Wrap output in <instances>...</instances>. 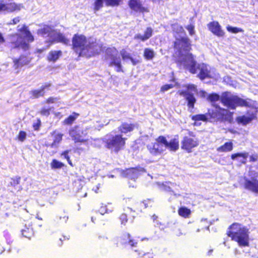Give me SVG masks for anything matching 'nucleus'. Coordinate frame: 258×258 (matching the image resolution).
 <instances>
[{
    "label": "nucleus",
    "instance_id": "1",
    "mask_svg": "<svg viewBox=\"0 0 258 258\" xmlns=\"http://www.w3.org/2000/svg\"><path fill=\"white\" fill-rule=\"evenodd\" d=\"M72 49L79 57H90L98 55L102 47L96 40L90 41L83 34H75L72 38Z\"/></svg>",
    "mask_w": 258,
    "mask_h": 258
},
{
    "label": "nucleus",
    "instance_id": "2",
    "mask_svg": "<svg viewBox=\"0 0 258 258\" xmlns=\"http://www.w3.org/2000/svg\"><path fill=\"white\" fill-rule=\"evenodd\" d=\"M174 48L176 50L175 55L177 57V61L184 69L190 73H195V60L191 53L189 39L186 36H179L174 42Z\"/></svg>",
    "mask_w": 258,
    "mask_h": 258
},
{
    "label": "nucleus",
    "instance_id": "3",
    "mask_svg": "<svg viewBox=\"0 0 258 258\" xmlns=\"http://www.w3.org/2000/svg\"><path fill=\"white\" fill-rule=\"evenodd\" d=\"M229 229L227 232L228 236L237 242L239 246L249 245V230L246 227L235 223L231 225Z\"/></svg>",
    "mask_w": 258,
    "mask_h": 258
},
{
    "label": "nucleus",
    "instance_id": "4",
    "mask_svg": "<svg viewBox=\"0 0 258 258\" xmlns=\"http://www.w3.org/2000/svg\"><path fill=\"white\" fill-rule=\"evenodd\" d=\"M220 99L224 106L232 109H235L237 106H249L248 102L232 94L230 92H226L223 93Z\"/></svg>",
    "mask_w": 258,
    "mask_h": 258
},
{
    "label": "nucleus",
    "instance_id": "5",
    "mask_svg": "<svg viewBox=\"0 0 258 258\" xmlns=\"http://www.w3.org/2000/svg\"><path fill=\"white\" fill-rule=\"evenodd\" d=\"M210 115L211 118H214L218 120H228L230 117L229 111L227 109H222L221 108H216L212 113H209L207 115L205 114H197L192 116V119L195 121H206L208 119V116Z\"/></svg>",
    "mask_w": 258,
    "mask_h": 258
},
{
    "label": "nucleus",
    "instance_id": "6",
    "mask_svg": "<svg viewBox=\"0 0 258 258\" xmlns=\"http://www.w3.org/2000/svg\"><path fill=\"white\" fill-rule=\"evenodd\" d=\"M69 134L75 143H86L88 141L87 138V128H84L80 125H76L71 127L69 130Z\"/></svg>",
    "mask_w": 258,
    "mask_h": 258
},
{
    "label": "nucleus",
    "instance_id": "7",
    "mask_svg": "<svg viewBox=\"0 0 258 258\" xmlns=\"http://www.w3.org/2000/svg\"><path fill=\"white\" fill-rule=\"evenodd\" d=\"M167 140L163 136H159L156 139L155 143L147 145V148L150 153L154 156L160 155L166 150Z\"/></svg>",
    "mask_w": 258,
    "mask_h": 258
},
{
    "label": "nucleus",
    "instance_id": "8",
    "mask_svg": "<svg viewBox=\"0 0 258 258\" xmlns=\"http://www.w3.org/2000/svg\"><path fill=\"white\" fill-rule=\"evenodd\" d=\"M249 175L250 179L244 178V188L254 193L258 194V172L251 171Z\"/></svg>",
    "mask_w": 258,
    "mask_h": 258
},
{
    "label": "nucleus",
    "instance_id": "9",
    "mask_svg": "<svg viewBox=\"0 0 258 258\" xmlns=\"http://www.w3.org/2000/svg\"><path fill=\"white\" fill-rule=\"evenodd\" d=\"M187 90L185 91H179L180 95L185 97L187 101V105L189 108H193L196 99L194 96V93L197 92L196 86L193 84H189L186 86Z\"/></svg>",
    "mask_w": 258,
    "mask_h": 258
},
{
    "label": "nucleus",
    "instance_id": "10",
    "mask_svg": "<svg viewBox=\"0 0 258 258\" xmlns=\"http://www.w3.org/2000/svg\"><path fill=\"white\" fill-rule=\"evenodd\" d=\"M115 171L119 173L123 177H127L130 179L135 180L138 178L142 173L146 172L145 169L141 167H137L136 168H131L123 170L120 169H116Z\"/></svg>",
    "mask_w": 258,
    "mask_h": 258
},
{
    "label": "nucleus",
    "instance_id": "11",
    "mask_svg": "<svg viewBox=\"0 0 258 258\" xmlns=\"http://www.w3.org/2000/svg\"><path fill=\"white\" fill-rule=\"evenodd\" d=\"M194 68L195 69V72L191 73L196 74L199 72L198 76L202 80L206 78L214 77L210 67L204 63L198 64L195 60V66L194 67Z\"/></svg>",
    "mask_w": 258,
    "mask_h": 258
},
{
    "label": "nucleus",
    "instance_id": "12",
    "mask_svg": "<svg viewBox=\"0 0 258 258\" xmlns=\"http://www.w3.org/2000/svg\"><path fill=\"white\" fill-rule=\"evenodd\" d=\"M31 61V59L28 55L25 54H21L18 58H14L13 59V67L15 69L22 68L24 66L29 64Z\"/></svg>",
    "mask_w": 258,
    "mask_h": 258
},
{
    "label": "nucleus",
    "instance_id": "13",
    "mask_svg": "<svg viewBox=\"0 0 258 258\" xmlns=\"http://www.w3.org/2000/svg\"><path fill=\"white\" fill-rule=\"evenodd\" d=\"M198 145V143L196 140L188 137H185L181 142V148L190 152L191 150L197 146Z\"/></svg>",
    "mask_w": 258,
    "mask_h": 258
},
{
    "label": "nucleus",
    "instance_id": "14",
    "mask_svg": "<svg viewBox=\"0 0 258 258\" xmlns=\"http://www.w3.org/2000/svg\"><path fill=\"white\" fill-rule=\"evenodd\" d=\"M22 8L21 4H17L15 3L3 4L0 3V12L6 11L12 13L15 11H20Z\"/></svg>",
    "mask_w": 258,
    "mask_h": 258
},
{
    "label": "nucleus",
    "instance_id": "15",
    "mask_svg": "<svg viewBox=\"0 0 258 258\" xmlns=\"http://www.w3.org/2000/svg\"><path fill=\"white\" fill-rule=\"evenodd\" d=\"M50 134L52 137L53 142L50 144H46L45 146L46 147H50L52 148H56L61 142L63 135L56 130L52 131Z\"/></svg>",
    "mask_w": 258,
    "mask_h": 258
},
{
    "label": "nucleus",
    "instance_id": "16",
    "mask_svg": "<svg viewBox=\"0 0 258 258\" xmlns=\"http://www.w3.org/2000/svg\"><path fill=\"white\" fill-rule=\"evenodd\" d=\"M208 27L209 29L215 35L218 37H222L224 35V31L222 30L221 27L218 22L213 21L210 22Z\"/></svg>",
    "mask_w": 258,
    "mask_h": 258
},
{
    "label": "nucleus",
    "instance_id": "17",
    "mask_svg": "<svg viewBox=\"0 0 258 258\" xmlns=\"http://www.w3.org/2000/svg\"><path fill=\"white\" fill-rule=\"evenodd\" d=\"M21 233L23 237L29 239H31L34 234L31 223L28 221L26 222L23 228L21 229Z\"/></svg>",
    "mask_w": 258,
    "mask_h": 258
},
{
    "label": "nucleus",
    "instance_id": "18",
    "mask_svg": "<svg viewBox=\"0 0 258 258\" xmlns=\"http://www.w3.org/2000/svg\"><path fill=\"white\" fill-rule=\"evenodd\" d=\"M51 86L50 83H46L43 85L39 89H34L30 91V94L33 98H38L42 97L45 95V89H48Z\"/></svg>",
    "mask_w": 258,
    "mask_h": 258
},
{
    "label": "nucleus",
    "instance_id": "19",
    "mask_svg": "<svg viewBox=\"0 0 258 258\" xmlns=\"http://www.w3.org/2000/svg\"><path fill=\"white\" fill-rule=\"evenodd\" d=\"M128 5L130 7L135 11L139 12L147 11V9L143 7L140 0H130Z\"/></svg>",
    "mask_w": 258,
    "mask_h": 258
},
{
    "label": "nucleus",
    "instance_id": "20",
    "mask_svg": "<svg viewBox=\"0 0 258 258\" xmlns=\"http://www.w3.org/2000/svg\"><path fill=\"white\" fill-rule=\"evenodd\" d=\"M125 140V138H123L120 135L114 137V151L118 152L122 149L124 146Z\"/></svg>",
    "mask_w": 258,
    "mask_h": 258
},
{
    "label": "nucleus",
    "instance_id": "21",
    "mask_svg": "<svg viewBox=\"0 0 258 258\" xmlns=\"http://www.w3.org/2000/svg\"><path fill=\"white\" fill-rule=\"evenodd\" d=\"M153 30L151 27H148L145 31L143 35L137 34L134 36V39L141 40L142 41H145L149 39L153 35Z\"/></svg>",
    "mask_w": 258,
    "mask_h": 258
},
{
    "label": "nucleus",
    "instance_id": "22",
    "mask_svg": "<svg viewBox=\"0 0 258 258\" xmlns=\"http://www.w3.org/2000/svg\"><path fill=\"white\" fill-rule=\"evenodd\" d=\"M18 31L24 35V38L28 42H32L34 40L33 36L29 31L28 27L26 25H23Z\"/></svg>",
    "mask_w": 258,
    "mask_h": 258
},
{
    "label": "nucleus",
    "instance_id": "23",
    "mask_svg": "<svg viewBox=\"0 0 258 258\" xmlns=\"http://www.w3.org/2000/svg\"><path fill=\"white\" fill-rule=\"evenodd\" d=\"M62 55L61 50H51L49 52L46 59L49 62H55L58 60Z\"/></svg>",
    "mask_w": 258,
    "mask_h": 258
},
{
    "label": "nucleus",
    "instance_id": "24",
    "mask_svg": "<svg viewBox=\"0 0 258 258\" xmlns=\"http://www.w3.org/2000/svg\"><path fill=\"white\" fill-rule=\"evenodd\" d=\"M103 3H105L106 6H112L113 5V0H95L94 10L95 11L99 10L103 7Z\"/></svg>",
    "mask_w": 258,
    "mask_h": 258
},
{
    "label": "nucleus",
    "instance_id": "25",
    "mask_svg": "<svg viewBox=\"0 0 258 258\" xmlns=\"http://www.w3.org/2000/svg\"><path fill=\"white\" fill-rule=\"evenodd\" d=\"M80 116V114L76 112L72 113L63 120V124L67 125H72Z\"/></svg>",
    "mask_w": 258,
    "mask_h": 258
},
{
    "label": "nucleus",
    "instance_id": "26",
    "mask_svg": "<svg viewBox=\"0 0 258 258\" xmlns=\"http://www.w3.org/2000/svg\"><path fill=\"white\" fill-rule=\"evenodd\" d=\"M178 148L179 142L177 139H171L169 142L167 141V144H166V149H168L171 151H175L178 150Z\"/></svg>",
    "mask_w": 258,
    "mask_h": 258
},
{
    "label": "nucleus",
    "instance_id": "27",
    "mask_svg": "<svg viewBox=\"0 0 258 258\" xmlns=\"http://www.w3.org/2000/svg\"><path fill=\"white\" fill-rule=\"evenodd\" d=\"M120 54L123 60H126L129 59L131 61L132 63L135 66L140 62L138 59L134 58L131 56L130 54L124 50H122L120 51Z\"/></svg>",
    "mask_w": 258,
    "mask_h": 258
},
{
    "label": "nucleus",
    "instance_id": "28",
    "mask_svg": "<svg viewBox=\"0 0 258 258\" xmlns=\"http://www.w3.org/2000/svg\"><path fill=\"white\" fill-rule=\"evenodd\" d=\"M255 117V116L253 114L251 115L250 116H239L237 118V121L239 123H241L243 125H245L248 123H249L251 121L254 119Z\"/></svg>",
    "mask_w": 258,
    "mask_h": 258
},
{
    "label": "nucleus",
    "instance_id": "29",
    "mask_svg": "<svg viewBox=\"0 0 258 258\" xmlns=\"http://www.w3.org/2000/svg\"><path fill=\"white\" fill-rule=\"evenodd\" d=\"M53 41L55 42H60L63 44L67 45L69 43V39H68L64 34L59 32L56 34Z\"/></svg>",
    "mask_w": 258,
    "mask_h": 258
},
{
    "label": "nucleus",
    "instance_id": "30",
    "mask_svg": "<svg viewBox=\"0 0 258 258\" xmlns=\"http://www.w3.org/2000/svg\"><path fill=\"white\" fill-rule=\"evenodd\" d=\"M134 128V125L133 124H128L127 123H122L119 127V130L122 133H127L131 132Z\"/></svg>",
    "mask_w": 258,
    "mask_h": 258
},
{
    "label": "nucleus",
    "instance_id": "31",
    "mask_svg": "<svg viewBox=\"0 0 258 258\" xmlns=\"http://www.w3.org/2000/svg\"><path fill=\"white\" fill-rule=\"evenodd\" d=\"M233 149V144L232 142L225 143L223 146L217 148V151L219 152H227L231 151Z\"/></svg>",
    "mask_w": 258,
    "mask_h": 258
},
{
    "label": "nucleus",
    "instance_id": "32",
    "mask_svg": "<svg viewBox=\"0 0 258 258\" xmlns=\"http://www.w3.org/2000/svg\"><path fill=\"white\" fill-rule=\"evenodd\" d=\"M54 31L50 26L44 25L42 28L38 30V33L42 35H47L49 36Z\"/></svg>",
    "mask_w": 258,
    "mask_h": 258
},
{
    "label": "nucleus",
    "instance_id": "33",
    "mask_svg": "<svg viewBox=\"0 0 258 258\" xmlns=\"http://www.w3.org/2000/svg\"><path fill=\"white\" fill-rule=\"evenodd\" d=\"M155 55L154 51L149 48H146L144 51V56L147 60H152Z\"/></svg>",
    "mask_w": 258,
    "mask_h": 258
},
{
    "label": "nucleus",
    "instance_id": "34",
    "mask_svg": "<svg viewBox=\"0 0 258 258\" xmlns=\"http://www.w3.org/2000/svg\"><path fill=\"white\" fill-rule=\"evenodd\" d=\"M178 213L180 216L186 218L190 215L191 211L189 209L182 207L179 209Z\"/></svg>",
    "mask_w": 258,
    "mask_h": 258
},
{
    "label": "nucleus",
    "instance_id": "35",
    "mask_svg": "<svg viewBox=\"0 0 258 258\" xmlns=\"http://www.w3.org/2000/svg\"><path fill=\"white\" fill-rule=\"evenodd\" d=\"M171 27L174 32L180 34L179 36H182V34H185L184 30L183 27L179 24L177 23L173 24L171 25Z\"/></svg>",
    "mask_w": 258,
    "mask_h": 258
},
{
    "label": "nucleus",
    "instance_id": "36",
    "mask_svg": "<svg viewBox=\"0 0 258 258\" xmlns=\"http://www.w3.org/2000/svg\"><path fill=\"white\" fill-rule=\"evenodd\" d=\"M248 156V153L247 152L241 153H236V154H232L231 155V158L233 160H234L236 158H237V157H242L243 160L242 161H241V162L243 164H245L246 163V159L247 158Z\"/></svg>",
    "mask_w": 258,
    "mask_h": 258
},
{
    "label": "nucleus",
    "instance_id": "37",
    "mask_svg": "<svg viewBox=\"0 0 258 258\" xmlns=\"http://www.w3.org/2000/svg\"><path fill=\"white\" fill-rule=\"evenodd\" d=\"M50 166L52 169H60L64 166V164L58 160L54 159L50 163Z\"/></svg>",
    "mask_w": 258,
    "mask_h": 258
},
{
    "label": "nucleus",
    "instance_id": "38",
    "mask_svg": "<svg viewBox=\"0 0 258 258\" xmlns=\"http://www.w3.org/2000/svg\"><path fill=\"white\" fill-rule=\"evenodd\" d=\"M21 177L19 176H16L11 178L10 184L13 187H16L20 184Z\"/></svg>",
    "mask_w": 258,
    "mask_h": 258
},
{
    "label": "nucleus",
    "instance_id": "39",
    "mask_svg": "<svg viewBox=\"0 0 258 258\" xmlns=\"http://www.w3.org/2000/svg\"><path fill=\"white\" fill-rule=\"evenodd\" d=\"M70 151V150H65L63 152H62L60 155L61 156H63V157L67 160L68 163L71 166L73 167V164L70 159V156H69V153Z\"/></svg>",
    "mask_w": 258,
    "mask_h": 258
},
{
    "label": "nucleus",
    "instance_id": "40",
    "mask_svg": "<svg viewBox=\"0 0 258 258\" xmlns=\"http://www.w3.org/2000/svg\"><path fill=\"white\" fill-rule=\"evenodd\" d=\"M11 49H17L20 48L21 41L18 40H13L9 42Z\"/></svg>",
    "mask_w": 258,
    "mask_h": 258
},
{
    "label": "nucleus",
    "instance_id": "41",
    "mask_svg": "<svg viewBox=\"0 0 258 258\" xmlns=\"http://www.w3.org/2000/svg\"><path fill=\"white\" fill-rule=\"evenodd\" d=\"M168 183L166 182L164 183H158L157 184L159 186V188L161 190L165 191H171V187L168 185ZM173 192V191H172Z\"/></svg>",
    "mask_w": 258,
    "mask_h": 258
},
{
    "label": "nucleus",
    "instance_id": "42",
    "mask_svg": "<svg viewBox=\"0 0 258 258\" xmlns=\"http://www.w3.org/2000/svg\"><path fill=\"white\" fill-rule=\"evenodd\" d=\"M226 28L228 31L233 33H237L238 32H243V30L240 28L233 27L230 26H227Z\"/></svg>",
    "mask_w": 258,
    "mask_h": 258
},
{
    "label": "nucleus",
    "instance_id": "43",
    "mask_svg": "<svg viewBox=\"0 0 258 258\" xmlns=\"http://www.w3.org/2000/svg\"><path fill=\"white\" fill-rule=\"evenodd\" d=\"M26 137V133L23 131H20L17 136V138L18 139V140L22 142H23L25 140Z\"/></svg>",
    "mask_w": 258,
    "mask_h": 258
},
{
    "label": "nucleus",
    "instance_id": "44",
    "mask_svg": "<svg viewBox=\"0 0 258 258\" xmlns=\"http://www.w3.org/2000/svg\"><path fill=\"white\" fill-rule=\"evenodd\" d=\"M50 110H51V108H50V107H49V108L43 107L40 110V113L42 116H48L50 114Z\"/></svg>",
    "mask_w": 258,
    "mask_h": 258
},
{
    "label": "nucleus",
    "instance_id": "45",
    "mask_svg": "<svg viewBox=\"0 0 258 258\" xmlns=\"http://www.w3.org/2000/svg\"><path fill=\"white\" fill-rule=\"evenodd\" d=\"M41 125V121L40 119L37 118L36 120V122L33 124L32 126L34 131H37L39 130Z\"/></svg>",
    "mask_w": 258,
    "mask_h": 258
},
{
    "label": "nucleus",
    "instance_id": "46",
    "mask_svg": "<svg viewBox=\"0 0 258 258\" xmlns=\"http://www.w3.org/2000/svg\"><path fill=\"white\" fill-rule=\"evenodd\" d=\"M220 99V96L217 94H212L209 95L208 99L211 102H214Z\"/></svg>",
    "mask_w": 258,
    "mask_h": 258
},
{
    "label": "nucleus",
    "instance_id": "47",
    "mask_svg": "<svg viewBox=\"0 0 258 258\" xmlns=\"http://www.w3.org/2000/svg\"><path fill=\"white\" fill-rule=\"evenodd\" d=\"M185 28L188 30L190 35L192 36L195 34V26L193 24H190L185 27Z\"/></svg>",
    "mask_w": 258,
    "mask_h": 258
},
{
    "label": "nucleus",
    "instance_id": "48",
    "mask_svg": "<svg viewBox=\"0 0 258 258\" xmlns=\"http://www.w3.org/2000/svg\"><path fill=\"white\" fill-rule=\"evenodd\" d=\"M58 99L57 98H54L53 97H49L47 99H46L44 102L46 104H52L54 103L55 101L57 100Z\"/></svg>",
    "mask_w": 258,
    "mask_h": 258
},
{
    "label": "nucleus",
    "instance_id": "49",
    "mask_svg": "<svg viewBox=\"0 0 258 258\" xmlns=\"http://www.w3.org/2000/svg\"><path fill=\"white\" fill-rule=\"evenodd\" d=\"M173 87V85L172 84H166L164 86H163L161 88V90L162 92H165L166 91L168 90L169 89L172 88Z\"/></svg>",
    "mask_w": 258,
    "mask_h": 258
},
{
    "label": "nucleus",
    "instance_id": "50",
    "mask_svg": "<svg viewBox=\"0 0 258 258\" xmlns=\"http://www.w3.org/2000/svg\"><path fill=\"white\" fill-rule=\"evenodd\" d=\"M20 47L24 50H27L29 48V44L25 41H21Z\"/></svg>",
    "mask_w": 258,
    "mask_h": 258
},
{
    "label": "nucleus",
    "instance_id": "51",
    "mask_svg": "<svg viewBox=\"0 0 258 258\" xmlns=\"http://www.w3.org/2000/svg\"><path fill=\"white\" fill-rule=\"evenodd\" d=\"M120 220L121 222V224L125 225L127 221V216L125 214H122L120 217Z\"/></svg>",
    "mask_w": 258,
    "mask_h": 258
},
{
    "label": "nucleus",
    "instance_id": "52",
    "mask_svg": "<svg viewBox=\"0 0 258 258\" xmlns=\"http://www.w3.org/2000/svg\"><path fill=\"white\" fill-rule=\"evenodd\" d=\"M20 21V18L17 17L12 20V21L9 23V25H15L18 23Z\"/></svg>",
    "mask_w": 258,
    "mask_h": 258
},
{
    "label": "nucleus",
    "instance_id": "53",
    "mask_svg": "<svg viewBox=\"0 0 258 258\" xmlns=\"http://www.w3.org/2000/svg\"><path fill=\"white\" fill-rule=\"evenodd\" d=\"M69 239V236L62 235L60 238H59V241H60V242L59 243V244L61 245L62 244V241L68 240Z\"/></svg>",
    "mask_w": 258,
    "mask_h": 258
},
{
    "label": "nucleus",
    "instance_id": "54",
    "mask_svg": "<svg viewBox=\"0 0 258 258\" xmlns=\"http://www.w3.org/2000/svg\"><path fill=\"white\" fill-rule=\"evenodd\" d=\"M114 66H115L116 67V71L117 72H119L121 71V66L120 62L116 61L114 58Z\"/></svg>",
    "mask_w": 258,
    "mask_h": 258
},
{
    "label": "nucleus",
    "instance_id": "55",
    "mask_svg": "<svg viewBox=\"0 0 258 258\" xmlns=\"http://www.w3.org/2000/svg\"><path fill=\"white\" fill-rule=\"evenodd\" d=\"M258 159V156L256 154H253L250 157V161L255 162Z\"/></svg>",
    "mask_w": 258,
    "mask_h": 258
},
{
    "label": "nucleus",
    "instance_id": "56",
    "mask_svg": "<svg viewBox=\"0 0 258 258\" xmlns=\"http://www.w3.org/2000/svg\"><path fill=\"white\" fill-rule=\"evenodd\" d=\"M5 41V38H4L3 34L1 32H0V45L4 43Z\"/></svg>",
    "mask_w": 258,
    "mask_h": 258
},
{
    "label": "nucleus",
    "instance_id": "57",
    "mask_svg": "<svg viewBox=\"0 0 258 258\" xmlns=\"http://www.w3.org/2000/svg\"><path fill=\"white\" fill-rule=\"evenodd\" d=\"M123 0H114V6L119 5L122 3Z\"/></svg>",
    "mask_w": 258,
    "mask_h": 258
},
{
    "label": "nucleus",
    "instance_id": "58",
    "mask_svg": "<svg viewBox=\"0 0 258 258\" xmlns=\"http://www.w3.org/2000/svg\"><path fill=\"white\" fill-rule=\"evenodd\" d=\"M137 242H135L133 240H130L129 241V244L132 246H135L137 244Z\"/></svg>",
    "mask_w": 258,
    "mask_h": 258
},
{
    "label": "nucleus",
    "instance_id": "59",
    "mask_svg": "<svg viewBox=\"0 0 258 258\" xmlns=\"http://www.w3.org/2000/svg\"><path fill=\"white\" fill-rule=\"evenodd\" d=\"M77 181H79L80 183L83 182V180L80 178L75 179L74 181V183H76L77 182ZM80 185H81V183H80Z\"/></svg>",
    "mask_w": 258,
    "mask_h": 258
},
{
    "label": "nucleus",
    "instance_id": "60",
    "mask_svg": "<svg viewBox=\"0 0 258 258\" xmlns=\"http://www.w3.org/2000/svg\"><path fill=\"white\" fill-rule=\"evenodd\" d=\"M112 145H113V140L110 141V142L109 143H108L107 147L108 148H111Z\"/></svg>",
    "mask_w": 258,
    "mask_h": 258
},
{
    "label": "nucleus",
    "instance_id": "61",
    "mask_svg": "<svg viewBox=\"0 0 258 258\" xmlns=\"http://www.w3.org/2000/svg\"><path fill=\"white\" fill-rule=\"evenodd\" d=\"M147 202H150V200H148L147 201H145L143 202V203H142L144 205L145 208H147Z\"/></svg>",
    "mask_w": 258,
    "mask_h": 258
},
{
    "label": "nucleus",
    "instance_id": "62",
    "mask_svg": "<svg viewBox=\"0 0 258 258\" xmlns=\"http://www.w3.org/2000/svg\"><path fill=\"white\" fill-rule=\"evenodd\" d=\"M157 218V216H156V215H153V216H152V218H153V220H154V221L155 220H156Z\"/></svg>",
    "mask_w": 258,
    "mask_h": 258
},
{
    "label": "nucleus",
    "instance_id": "63",
    "mask_svg": "<svg viewBox=\"0 0 258 258\" xmlns=\"http://www.w3.org/2000/svg\"><path fill=\"white\" fill-rule=\"evenodd\" d=\"M43 50H44V49H38L37 50V52L40 53V52H42L43 51Z\"/></svg>",
    "mask_w": 258,
    "mask_h": 258
},
{
    "label": "nucleus",
    "instance_id": "64",
    "mask_svg": "<svg viewBox=\"0 0 258 258\" xmlns=\"http://www.w3.org/2000/svg\"><path fill=\"white\" fill-rule=\"evenodd\" d=\"M213 251V250H210L208 252V254H211V252Z\"/></svg>",
    "mask_w": 258,
    "mask_h": 258
}]
</instances>
